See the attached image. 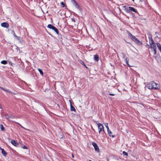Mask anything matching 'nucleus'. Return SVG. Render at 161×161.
Here are the masks:
<instances>
[{"instance_id":"obj_1","label":"nucleus","mask_w":161,"mask_h":161,"mask_svg":"<svg viewBox=\"0 0 161 161\" xmlns=\"http://www.w3.org/2000/svg\"><path fill=\"white\" fill-rule=\"evenodd\" d=\"M147 87L150 89L158 90L160 86L159 84L153 81H152L147 84Z\"/></svg>"},{"instance_id":"obj_2","label":"nucleus","mask_w":161,"mask_h":161,"mask_svg":"<svg viewBox=\"0 0 161 161\" xmlns=\"http://www.w3.org/2000/svg\"><path fill=\"white\" fill-rule=\"evenodd\" d=\"M122 9L126 11L127 13H130L131 12H134L136 14H138L137 11L132 7H129L127 8L126 6H124L122 7Z\"/></svg>"},{"instance_id":"obj_3","label":"nucleus","mask_w":161,"mask_h":161,"mask_svg":"<svg viewBox=\"0 0 161 161\" xmlns=\"http://www.w3.org/2000/svg\"><path fill=\"white\" fill-rule=\"evenodd\" d=\"M99 130V133L100 134L101 132H104V127L102 124L98 123L97 124Z\"/></svg>"},{"instance_id":"obj_4","label":"nucleus","mask_w":161,"mask_h":161,"mask_svg":"<svg viewBox=\"0 0 161 161\" xmlns=\"http://www.w3.org/2000/svg\"><path fill=\"white\" fill-rule=\"evenodd\" d=\"M47 27L50 29H52V30H53L57 34H58L59 31L54 26H53L51 24H49L48 25Z\"/></svg>"},{"instance_id":"obj_5","label":"nucleus","mask_w":161,"mask_h":161,"mask_svg":"<svg viewBox=\"0 0 161 161\" xmlns=\"http://www.w3.org/2000/svg\"><path fill=\"white\" fill-rule=\"evenodd\" d=\"M71 2L75 6V7L79 10L80 11H81V9L80 7V6L79 5L78 3L76 2L75 0H71Z\"/></svg>"},{"instance_id":"obj_6","label":"nucleus","mask_w":161,"mask_h":161,"mask_svg":"<svg viewBox=\"0 0 161 161\" xmlns=\"http://www.w3.org/2000/svg\"><path fill=\"white\" fill-rule=\"evenodd\" d=\"M132 40L139 46H140L142 44V42L140 41L136 37L134 38Z\"/></svg>"},{"instance_id":"obj_7","label":"nucleus","mask_w":161,"mask_h":161,"mask_svg":"<svg viewBox=\"0 0 161 161\" xmlns=\"http://www.w3.org/2000/svg\"><path fill=\"white\" fill-rule=\"evenodd\" d=\"M92 145L94 147L96 151L98 152H99V149L97 144L94 142H92Z\"/></svg>"},{"instance_id":"obj_8","label":"nucleus","mask_w":161,"mask_h":161,"mask_svg":"<svg viewBox=\"0 0 161 161\" xmlns=\"http://www.w3.org/2000/svg\"><path fill=\"white\" fill-rule=\"evenodd\" d=\"M1 26L3 27L8 28L9 26V25L7 22H3L1 23Z\"/></svg>"},{"instance_id":"obj_9","label":"nucleus","mask_w":161,"mask_h":161,"mask_svg":"<svg viewBox=\"0 0 161 161\" xmlns=\"http://www.w3.org/2000/svg\"><path fill=\"white\" fill-rule=\"evenodd\" d=\"M11 143L14 145V146L17 147L19 145L18 143H17L14 140H12L11 141Z\"/></svg>"},{"instance_id":"obj_10","label":"nucleus","mask_w":161,"mask_h":161,"mask_svg":"<svg viewBox=\"0 0 161 161\" xmlns=\"http://www.w3.org/2000/svg\"><path fill=\"white\" fill-rule=\"evenodd\" d=\"M149 48H152L153 50H155V49H156V47L155 43L150 44Z\"/></svg>"},{"instance_id":"obj_11","label":"nucleus","mask_w":161,"mask_h":161,"mask_svg":"<svg viewBox=\"0 0 161 161\" xmlns=\"http://www.w3.org/2000/svg\"><path fill=\"white\" fill-rule=\"evenodd\" d=\"M94 59L96 62H98L99 60V56L98 55H94Z\"/></svg>"},{"instance_id":"obj_12","label":"nucleus","mask_w":161,"mask_h":161,"mask_svg":"<svg viewBox=\"0 0 161 161\" xmlns=\"http://www.w3.org/2000/svg\"><path fill=\"white\" fill-rule=\"evenodd\" d=\"M70 110L72 111H74L75 112V111L76 110L75 108L74 107V106H73L71 103L70 101Z\"/></svg>"},{"instance_id":"obj_13","label":"nucleus","mask_w":161,"mask_h":161,"mask_svg":"<svg viewBox=\"0 0 161 161\" xmlns=\"http://www.w3.org/2000/svg\"><path fill=\"white\" fill-rule=\"evenodd\" d=\"M128 34L129 36L130 37V39L132 40L134 38H135V37L133 36L130 32L128 31Z\"/></svg>"},{"instance_id":"obj_14","label":"nucleus","mask_w":161,"mask_h":161,"mask_svg":"<svg viewBox=\"0 0 161 161\" xmlns=\"http://www.w3.org/2000/svg\"><path fill=\"white\" fill-rule=\"evenodd\" d=\"M107 131H108V134L109 135V136H110V137H114L115 136V135L114 136V135H112V132L109 130H108Z\"/></svg>"},{"instance_id":"obj_15","label":"nucleus","mask_w":161,"mask_h":161,"mask_svg":"<svg viewBox=\"0 0 161 161\" xmlns=\"http://www.w3.org/2000/svg\"><path fill=\"white\" fill-rule=\"evenodd\" d=\"M157 46L160 51L161 52V45L159 43H156Z\"/></svg>"},{"instance_id":"obj_16","label":"nucleus","mask_w":161,"mask_h":161,"mask_svg":"<svg viewBox=\"0 0 161 161\" xmlns=\"http://www.w3.org/2000/svg\"><path fill=\"white\" fill-rule=\"evenodd\" d=\"M149 43L150 44H152L155 43L152 37L149 38Z\"/></svg>"},{"instance_id":"obj_17","label":"nucleus","mask_w":161,"mask_h":161,"mask_svg":"<svg viewBox=\"0 0 161 161\" xmlns=\"http://www.w3.org/2000/svg\"><path fill=\"white\" fill-rule=\"evenodd\" d=\"M2 153L4 156H6V155L7 154L5 151L3 149L2 151Z\"/></svg>"},{"instance_id":"obj_18","label":"nucleus","mask_w":161,"mask_h":161,"mask_svg":"<svg viewBox=\"0 0 161 161\" xmlns=\"http://www.w3.org/2000/svg\"><path fill=\"white\" fill-rule=\"evenodd\" d=\"M38 71L39 72L40 74L42 76H43V72H42V70L41 69H39V68H38Z\"/></svg>"},{"instance_id":"obj_19","label":"nucleus","mask_w":161,"mask_h":161,"mask_svg":"<svg viewBox=\"0 0 161 161\" xmlns=\"http://www.w3.org/2000/svg\"><path fill=\"white\" fill-rule=\"evenodd\" d=\"M5 116L6 118L8 119H9L11 118V116H9L8 114H5Z\"/></svg>"},{"instance_id":"obj_20","label":"nucleus","mask_w":161,"mask_h":161,"mask_svg":"<svg viewBox=\"0 0 161 161\" xmlns=\"http://www.w3.org/2000/svg\"><path fill=\"white\" fill-rule=\"evenodd\" d=\"M0 128L1 130L3 131H5V129H4V127H3V125L2 124H1L0 125Z\"/></svg>"},{"instance_id":"obj_21","label":"nucleus","mask_w":161,"mask_h":161,"mask_svg":"<svg viewBox=\"0 0 161 161\" xmlns=\"http://www.w3.org/2000/svg\"><path fill=\"white\" fill-rule=\"evenodd\" d=\"M1 63L3 64H7V61L6 60H3L1 62Z\"/></svg>"},{"instance_id":"obj_22","label":"nucleus","mask_w":161,"mask_h":161,"mask_svg":"<svg viewBox=\"0 0 161 161\" xmlns=\"http://www.w3.org/2000/svg\"><path fill=\"white\" fill-rule=\"evenodd\" d=\"M125 61L126 62V64L128 65L129 66H130L129 65V64H128V61H129V59L128 58H126L125 59Z\"/></svg>"},{"instance_id":"obj_23","label":"nucleus","mask_w":161,"mask_h":161,"mask_svg":"<svg viewBox=\"0 0 161 161\" xmlns=\"http://www.w3.org/2000/svg\"><path fill=\"white\" fill-rule=\"evenodd\" d=\"M104 125H105V126H106V127L107 129V130H109V127H108V123H105V124H104Z\"/></svg>"},{"instance_id":"obj_24","label":"nucleus","mask_w":161,"mask_h":161,"mask_svg":"<svg viewBox=\"0 0 161 161\" xmlns=\"http://www.w3.org/2000/svg\"><path fill=\"white\" fill-rule=\"evenodd\" d=\"M60 5L62 7H64L65 6V5L63 2H61L60 3Z\"/></svg>"},{"instance_id":"obj_25","label":"nucleus","mask_w":161,"mask_h":161,"mask_svg":"<svg viewBox=\"0 0 161 161\" xmlns=\"http://www.w3.org/2000/svg\"><path fill=\"white\" fill-rule=\"evenodd\" d=\"M122 153L124 155L127 156L128 155V153L125 151H123Z\"/></svg>"},{"instance_id":"obj_26","label":"nucleus","mask_w":161,"mask_h":161,"mask_svg":"<svg viewBox=\"0 0 161 161\" xmlns=\"http://www.w3.org/2000/svg\"><path fill=\"white\" fill-rule=\"evenodd\" d=\"M12 32H13V35H14V37H16L17 36H16V34H15V33L14 31H12Z\"/></svg>"},{"instance_id":"obj_27","label":"nucleus","mask_w":161,"mask_h":161,"mask_svg":"<svg viewBox=\"0 0 161 161\" xmlns=\"http://www.w3.org/2000/svg\"><path fill=\"white\" fill-rule=\"evenodd\" d=\"M15 37L16 38L17 40L20 41V37H19L17 36Z\"/></svg>"},{"instance_id":"obj_28","label":"nucleus","mask_w":161,"mask_h":161,"mask_svg":"<svg viewBox=\"0 0 161 161\" xmlns=\"http://www.w3.org/2000/svg\"><path fill=\"white\" fill-rule=\"evenodd\" d=\"M154 51V55L156 54L157 51H156V49H155V50H153Z\"/></svg>"},{"instance_id":"obj_29","label":"nucleus","mask_w":161,"mask_h":161,"mask_svg":"<svg viewBox=\"0 0 161 161\" xmlns=\"http://www.w3.org/2000/svg\"><path fill=\"white\" fill-rule=\"evenodd\" d=\"M121 54H122L123 58H125V54H124V53H121Z\"/></svg>"},{"instance_id":"obj_30","label":"nucleus","mask_w":161,"mask_h":161,"mask_svg":"<svg viewBox=\"0 0 161 161\" xmlns=\"http://www.w3.org/2000/svg\"><path fill=\"white\" fill-rule=\"evenodd\" d=\"M22 148L24 149H27L28 148L27 147L25 146H24L22 147Z\"/></svg>"},{"instance_id":"obj_31","label":"nucleus","mask_w":161,"mask_h":161,"mask_svg":"<svg viewBox=\"0 0 161 161\" xmlns=\"http://www.w3.org/2000/svg\"><path fill=\"white\" fill-rule=\"evenodd\" d=\"M81 64H82V65H84L86 67V65H85L84 62H83L82 61H81Z\"/></svg>"},{"instance_id":"obj_32","label":"nucleus","mask_w":161,"mask_h":161,"mask_svg":"<svg viewBox=\"0 0 161 161\" xmlns=\"http://www.w3.org/2000/svg\"><path fill=\"white\" fill-rule=\"evenodd\" d=\"M4 91H6V92H9V93H11L12 92H11L9 90H6H6H4Z\"/></svg>"},{"instance_id":"obj_33","label":"nucleus","mask_w":161,"mask_h":161,"mask_svg":"<svg viewBox=\"0 0 161 161\" xmlns=\"http://www.w3.org/2000/svg\"><path fill=\"white\" fill-rule=\"evenodd\" d=\"M0 88H1L4 91V90H6V89H5L3 87H0Z\"/></svg>"},{"instance_id":"obj_34","label":"nucleus","mask_w":161,"mask_h":161,"mask_svg":"<svg viewBox=\"0 0 161 161\" xmlns=\"http://www.w3.org/2000/svg\"><path fill=\"white\" fill-rule=\"evenodd\" d=\"M109 94V95H111V96H114V94H112V93H110Z\"/></svg>"},{"instance_id":"obj_35","label":"nucleus","mask_w":161,"mask_h":161,"mask_svg":"<svg viewBox=\"0 0 161 161\" xmlns=\"http://www.w3.org/2000/svg\"><path fill=\"white\" fill-rule=\"evenodd\" d=\"M20 125L21 127L22 128H23L24 129H25V130H27V129H25V128L24 127H23L21 125Z\"/></svg>"},{"instance_id":"obj_36","label":"nucleus","mask_w":161,"mask_h":161,"mask_svg":"<svg viewBox=\"0 0 161 161\" xmlns=\"http://www.w3.org/2000/svg\"><path fill=\"white\" fill-rule=\"evenodd\" d=\"M72 21L73 22H75V20L74 19H72Z\"/></svg>"},{"instance_id":"obj_37","label":"nucleus","mask_w":161,"mask_h":161,"mask_svg":"<svg viewBox=\"0 0 161 161\" xmlns=\"http://www.w3.org/2000/svg\"><path fill=\"white\" fill-rule=\"evenodd\" d=\"M3 149L1 147H0V150H1V151H2L3 150Z\"/></svg>"},{"instance_id":"obj_38","label":"nucleus","mask_w":161,"mask_h":161,"mask_svg":"<svg viewBox=\"0 0 161 161\" xmlns=\"http://www.w3.org/2000/svg\"><path fill=\"white\" fill-rule=\"evenodd\" d=\"M106 159H107V161H108V158H106Z\"/></svg>"},{"instance_id":"obj_39","label":"nucleus","mask_w":161,"mask_h":161,"mask_svg":"<svg viewBox=\"0 0 161 161\" xmlns=\"http://www.w3.org/2000/svg\"><path fill=\"white\" fill-rule=\"evenodd\" d=\"M72 157L73 158H74V155H73V154H72Z\"/></svg>"},{"instance_id":"obj_40","label":"nucleus","mask_w":161,"mask_h":161,"mask_svg":"<svg viewBox=\"0 0 161 161\" xmlns=\"http://www.w3.org/2000/svg\"><path fill=\"white\" fill-rule=\"evenodd\" d=\"M92 129L94 131V130L93 129V128L92 127Z\"/></svg>"},{"instance_id":"obj_41","label":"nucleus","mask_w":161,"mask_h":161,"mask_svg":"<svg viewBox=\"0 0 161 161\" xmlns=\"http://www.w3.org/2000/svg\"><path fill=\"white\" fill-rule=\"evenodd\" d=\"M148 46V45L147 44V45H146V46Z\"/></svg>"},{"instance_id":"obj_42","label":"nucleus","mask_w":161,"mask_h":161,"mask_svg":"<svg viewBox=\"0 0 161 161\" xmlns=\"http://www.w3.org/2000/svg\"><path fill=\"white\" fill-rule=\"evenodd\" d=\"M148 46V45L147 44V45H146V46Z\"/></svg>"},{"instance_id":"obj_43","label":"nucleus","mask_w":161,"mask_h":161,"mask_svg":"<svg viewBox=\"0 0 161 161\" xmlns=\"http://www.w3.org/2000/svg\"><path fill=\"white\" fill-rule=\"evenodd\" d=\"M148 46V45L147 44V45H146V46Z\"/></svg>"}]
</instances>
